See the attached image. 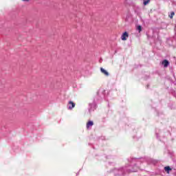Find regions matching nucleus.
Wrapping results in <instances>:
<instances>
[{
	"label": "nucleus",
	"mask_w": 176,
	"mask_h": 176,
	"mask_svg": "<svg viewBox=\"0 0 176 176\" xmlns=\"http://www.w3.org/2000/svg\"><path fill=\"white\" fill-rule=\"evenodd\" d=\"M69 107L68 109L72 110L75 107L76 104L73 101H69Z\"/></svg>",
	"instance_id": "f03ea898"
},
{
	"label": "nucleus",
	"mask_w": 176,
	"mask_h": 176,
	"mask_svg": "<svg viewBox=\"0 0 176 176\" xmlns=\"http://www.w3.org/2000/svg\"><path fill=\"white\" fill-rule=\"evenodd\" d=\"M94 124V122H93V121H88L87 122V130H89L90 129V127H91V126H93Z\"/></svg>",
	"instance_id": "39448f33"
},
{
	"label": "nucleus",
	"mask_w": 176,
	"mask_h": 176,
	"mask_svg": "<svg viewBox=\"0 0 176 176\" xmlns=\"http://www.w3.org/2000/svg\"><path fill=\"white\" fill-rule=\"evenodd\" d=\"M100 72L105 75V76H109V73L102 67H100Z\"/></svg>",
	"instance_id": "7ed1b4c3"
},
{
	"label": "nucleus",
	"mask_w": 176,
	"mask_h": 176,
	"mask_svg": "<svg viewBox=\"0 0 176 176\" xmlns=\"http://www.w3.org/2000/svg\"><path fill=\"white\" fill-rule=\"evenodd\" d=\"M164 170L165 171H166L167 174H170V171H171V168H170V166H165Z\"/></svg>",
	"instance_id": "423d86ee"
},
{
	"label": "nucleus",
	"mask_w": 176,
	"mask_h": 176,
	"mask_svg": "<svg viewBox=\"0 0 176 176\" xmlns=\"http://www.w3.org/2000/svg\"><path fill=\"white\" fill-rule=\"evenodd\" d=\"M162 65H164V68H167L168 67L170 63L167 60H164L162 63Z\"/></svg>",
	"instance_id": "20e7f679"
},
{
	"label": "nucleus",
	"mask_w": 176,
	"mask_h": 176,
	"mask_svg": "<svg viewBox=\"0 0 176 176\" xmlns=\"http://www.w3.org/2000/svg\"><path fill=\"white\" fill-rule=\"evenodd\" d=\"M23 2H30V0H23Z\"/></svg>",
	"instance_id": "9d476101"
},
{
	"label": "nucleus",
	"mask_w": 176,
	"mask_h": 176,
	"mask_svg": "<svg viewBox=\"0 0 176 176\" xmlns=\"http://www.w3.org/2000/svg\"><path fill=\"white\" fill-rule=\"evenodd\" d=\"M127 38H129V33H127V32H125L121 36V39L122 41H127Z\"/></svg>",
	"instance_id": "f257e3e1"
},
{
	"label": "nucleus",
	"mask_w": 176,
	"mask_h": 176,
	"mask_svg": "<svg viewBox=\"0 0 176 176\" xmlns=\"http://www.w3.org/2000/svg\"><path fill=\"white\" fill-rule=\"evenodd\" d=\"M137 30L139 31V32H141V31H142V26L138 25L137 27Z\"/></svg>",
	"instance_id": "1a4fd4ad"
},
{
	"label": "nucleus",
	"mask_w": 176,
	"mask_h": 176,
	"mask_svg": "<svg viewBox=\"0 0 176 176\" xmlns=\"http://www.w3.org/2000/svg\"><path fill=\"white\" fill-rule=\"evenodd\" d=\"M175 15V12H172L170 13V14H169L168 17H169L170 19H173Z\"/></svg>",
	"instance_id": "6e6552de"
},
{
	"label": "nucleus",
	"mask_w": 176,
	"mask_h": 176,
	"mask_svg": "<svg viewBox=\"0 0 176 176\" xmlns=\"http://www.w3.org/2000/svg\"><path fill=\"white\" fill-rule=\"evenodd\" d=\"M149 2H151V0H143V3L144 6H146V5L149 3Z\"/></svg>",
	"instance_id": "0eeeda50"
}]
</instances>
